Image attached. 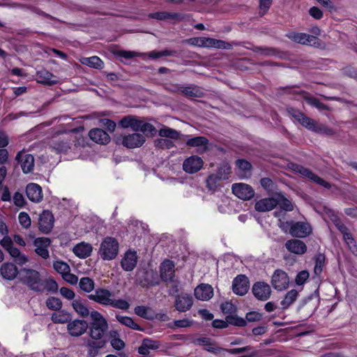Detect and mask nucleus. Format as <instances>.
I'll return each mask as SVG.
<instances>
[{
	"instance_id": "obj_1",
	"label": "nucleus",
	"mask_w": 357,
	"mask_h": 357,
	"mask_svg": "<svg viewBox=\"0 0 357 357\" xmlns=\"http://www.w3.org/2000/svg\"><path fill=\"white\" fill-rule=\"evenodd\" d=\"M114 293L109 289L104 287H98L94 289L93 293L87 296L88 298L102 306H110L114 308L127 310L130 307V303L123 299H115Z\"/></svg>"
},
{
	"instance_id": "obj_2",
	"label": "nucleus",
	"mask_w": 357,
	"mask_h": 357,
	"mask_svg": "<svg viewBox=\"0 0 357 357\" xmlns=\"http://www.w3.org/2000/svg\"><path fill=\"white\" fill-rule=\"evenodd\" d=\"M19 281L35 292L42 290L43 278L40 272L36 270L28 268H21Z\"/></svg>"
},
{
	"instance_id": "obj_3",
	"label": "nucleus",
	"mask_w": 357,
	"mask_h": 357,
	"mask_svg": "<svg viewBox=\"0 0 357 357\" xmlns=\"http://www.w3.org/2000/svg\"><path fill=\"white\" fill-rule=\"evenodd\" d=\"M195 343L203 346L204 349L207 351L217 354L221 351H225L230 354H239L244 352L249 351L252 349L250 346H245L243 347L232 348V349H225L220 347H217L211 338L206 337H198L195 340Z\"/></svg>"
},
{
	"instance_id": "obj_4",
	"label": "nucleus",
	"mask_w": 357,
	"mask_h": 357,
	"mask_svg": "<svg viewBox=\"0 0 357 357\" xmlns=\"http://www.w3.org/2000/svg\"><path fill=\"white\" fill-rule=\"evenodd\" d=\"M92 321L90 324V337L93 340H102V337L108 328L106 319L98 311L93 310L90 314Z\"/></svg>"
},
{
	"instance_id": "obj_5",
	"label": "nucleus",
	"mask_w": 357,
	"mask_h": 357,
	"mask_svg": "<svg viewBox=\"0 0 357 357\" xmlns=\"http://www.w3.org/2000/svg\"><path fill=\"white\" fill-rule=\"evenodd\" d=\"M119 243L112 236L105 237L100 247L99 254L103 260H113L119 254Z\"/></svg>"
},
{
	"instance_id": "obj_6",
	"label": "nucleus",
	"mask_w": 357,
	"mask_h": 357,
	"mask_svg": "<svg viewBox=\"0 0 357 357\" xmlns=\"http://www.w3.org/2000/svg\"><path fill=\"white\" fill-rule=\"evenodd\" d=\"M292 170L295 173L300 174L302 177L306 178L326 189L331 188V184L330 183L319 177L318 175L312 172V171L309 168H307L301 165L292 164Z\"/></svg>"
},
{
	"instance_id": "obj_7",
	"label": "nucleus",
	"mask_w": 357,
	"mask_h": 357,
	"mask_svg": "<svg viewBox=\"0 0 357 357\" xmlns=\"http://www.w3.org/2000/svg\"><path fill=\"white\" fill-rule=\"evenodd\" d=\"M286 37L294 43L303 45L317 47L321 43V40L317 36L302 32L290 31L286 34Z\"/></svg>"
},
{
	"instance_id": "obj_8",
	"label": "nucleus",
	"mask_w": 357,
	"mask_h": 357,
	"mask_svg": "<svg viewBox=\"0 0 357 357\" xmlns=\"http://www.w3.org/2000/svg\"><path fill=\"white\" fill-rule=\"evenodd\" d=\"M54 217L52 211L43 210L38 218L39 231L44 234H50L54 227Z\"/></svg>"
},
{
	"instance_id": "obj_9",
	"label": "nucleus",
	"mask_w": 357,
	"mask_h": 357,
	"mask_svg": "<svg viewBox=\"0 0 357 357\" xmlns=\"http://www.w3.org/2000/svg\"><path fill=\"white\" fill-rule=\"evenodd\" d=\"M289 114L303 127L307 129L314 131L316 130L317 123L313 119L308 117L303 112L300 110L290 108L288 109Z\"/></svg>"
},
{
	"instance_id": "obj_10",
	"label": "nucleus",
	"mask_w": 357,
	"mask_h": 357,
	"mask_svg": "<svg viewBox=\"0 0 357 357\" xmlns=\"http://www.w3.org/2000/svg\"><path fill=\"white\" fill-rule=\"evenodd\" d=\"M289 278L287 273L281 270L277 269L274 271L271 278V284L273 288L278 291H282L289 287Z\"/></svg>"
},
{
	"instance_id": "obj_11",
	"label": "nucleus",
	"mask_w": 357,
	"mask_h": 357,
	"mask_svg": "<svg viewBox=\"0 0 357 357\" xmlns=\"http://www.w3.org/2000/svg\"><path fill=\"white\" fill-rule=\"evenodd\" d=\"M252 291L257 300L262 301L269 299L272 292L270 285L263 281H259L254 283Z\"/></svg>"
},
{
	"instance_id": "obj_12",
	"label": "nucleus",
	"mask_w": 357,
	"mask_h": 357,
	"mask_svg": "<svg viewBox=\"0 0 357 357\" xmlns=\"http://www.w3.org/2000/svg\"><path fill=\"white\" fill-rule=\"evenodd\" d=\"M250 282L248 277L243 274L238 275L232 282V291L238 296H244L249 290Z\"/></svg>"
},
{
	"instance_id": "obj_13",
	"label": "nucleus",
	"mask_w": 357,
	"mask_h": 357,
	"mask_svg": "<svg viewBox=\"0 0 357 357\" xmlns=\"http://www.w3.org/2000/svg\"><path fill=\"white\" fill-rule=\"evenodd\" d=\"M231 190L236 197L243 200H250L255 196L253 188L246 183H234Z\"/></svg>"
},
{
	"instance_id": "obj_14",
	"label": "nucleus",
	"mask_w": 357,
	"mask_h": 357,
	"mask_svg": "<svg viewBox=\"0 0 357 357\" xmlns=\"http://www.w3.org/2000/svg\"><path fill=\"white\" fill-rule=\"evenodd\" d=\"M312 233L311 225L305 222L294 221L289 234L295 238H305Z\"/></svg>"
},
{
	"instance_id": "obj_15",
	"label": "nucleus",
	"mask_w": 357,
	"mask_h": 357,
	"mask_svg": "<svg viewBox=\"0 0 357 357\" xmlns=\"http://www.w3.org/2000/svg\"><path fill=\"white\" fill-rule=\"evenodd\" d=\"M175 264L170 259H165L160 266L161 280L165 282H173L175 277Z\"/></svg>"
},
{
	"instance_id": "obj_16",
	"label": "nucleus",
	"mask_w": 357,
	"mask_h": 357,
	"mask_svg": "<svg viewBox=\"0 0 357 357\" xmlns=\"http://www.w3.org/2000/svg\"><path fill=\"white\" fill-rule=\"evenodd\" d=\"M204 161L198 155H191L183 162V169L188 174L198 172L203 167Z\"/></svg>"
},
{
	"instance_id": "obj_17",
	"label": "nucleus",
	"mask_w": 357,
	"mask_h": 357,
	"mask_svg": "<svg viewBox=\"0 0 357 357\" xmlns=\"http://www.w3.org/2000/svg\"><path fill=\"white\" fill-rule=\"evenodd\" d=\"M51 239L47 237H38L33 241V245L36 247L35 252L43 259L50 257L48 247L51 244Z\"/></svg>"
},
{
	"instance_id": "obj_18",
	"label": "nucleus",
	"mask_w": 357,
	"mask_h": 357,
	"mask_svg": "<svg viewBox=\"0 0 357 357\" xmlns=\"http://www.w3.org/2000/svg\"><path fill=\"white\" fill-rule=\"evenodd\" d=\"M193 305L192 295L186 293L178 294L174 301V307L180 312H185L189 310Z\"/></svg>"
},
{
	"instance_id": "obj_19",
	"label": "nucleus",
	"mask_w": 357,
	"mask_h": 357,
	"mask_svg": "<svg viewBox=\"0 0 357 357\" xmlns=\"http://www.w3.org/2000/svg\"><path fill=\"white\" fill-rule=\"evenodd\" d=\"M15 160L20 165L24 174H29L33 170L34 158L31 154L19 152L16 155Z\"/></svg>"
},
{
	"instance_id": "obj_20",
	"label": "nucleus",
	"mask_w": 357,
	"mask_h": 357,
	"mask_svg": "<svg viewBox=\"0 0 357 357\" xmlns=\"http://www.w3.org/2000/svg\"><path fill=\"white\" fill-rule=\"evenodd\" d=\"M146 141L142 134L132 133L123 137L122 144L128 149H135L142 146Z\"/></svg>"
},
{
	"instance_id": "obj_21",
	"label": "nucleus",
	"mask_w": 357,
	"mask_h": 357,
	"mask_svg": "<svg viewBox=\"0 0 357 357\" xmlns=\"http://www.w3.org/2000/svg\"><path fill=\"white\" fill-rule=\"evenodd\" d=\"M89 327L88 323L84 320L75 319L67 325L69 334L73 337H79L84 334Z\"/></svg>"
},
{
	"instance_id": "obj_22",
	"label": "nucleus",
	"mask_w": 357,
	"mask_h": 357,
	"mask_svg": "<svg viewBox=\"0 0 357 357\" xmlns=\"http://www.w3.org/2000/svg\"><path fill=\"white\" fill-rule=\"evenodd\" d=\"M0 274L1 277L6 280H13L17 276L20 278V270L16 265L11 262H5L0 267Z\"/></svg>"
},
{
	"instance_id": "obj_23",
	"label": "nucleus",
	"mask_w": 357,
	"mask_h": 357,
	"mask_svg": "<svg viewBox=\"0 0 357 357\" xmlns=\"http://www.w3.org/2000/svg\"><path fill=\"white\" fill-rule=\"evenodd\" d=\"M72 145L71 139L68 137L62 136L54 138L52 140L50 147L57 153H65L70 149Z\"/></svg>"
},
{
	"instance_id": "obj_24",
	"label": "nucleus",
	"mask_w": 357,
	"mask_h": 357,
	"mask_svg": "<svg viewBox=\"0 0 357 357\" xmlns=\"http://www.w3.org/2000/svg\"><path fill=\"white\" fill-rule=\"evenodd\" d=\"M26 194L31 202L38 203L43 200L42 188L37 183H31L26 185Z\"/></svg>"
},
{
	"instance_id": "obj_25",
	"label": "nucleus",
	"mask_w": 357,
	"mask_h": 357,
	"mask_svg": "<svg viewBox=\"0 0 357 357\" xmlns=\"http://www.w3.org/2000/svg\"><path fill=\"white\" fill-rule=\"evenodd\" d=\"M287 250L294 254L302 255L307 252L306 244L299 239H290L285 243Z\"/></svg>"
},
{
	"instance_id": "obj_26",
	"label": "nucleus",
	"mask_w": 357,
	"mask_h": 357,
	"mask_svg": "<svg viewBox=\"0 0 357 357\" xmlns=\"http://www.w3.org/2000/svg\"><path fill=\"white\" fill-rule=\"evenodd\" d=\"M137 256L135 251H127L121 261L122 268L126 271H132L137 266Z\"/></svg>"
},
{
	"instance_id": "obj_27",
	"label": "nucleus",
	"mask_w": 357,
	"mask_h": 357,
	"mask_svg": "<svg viewBox=\"0 0 357 357\" xmlns=\"http://www.w3.org/2000/svg\"><path fill=\"white\" fill-rule=\"evenodd\" d=\"M89 138L97 144H107L110 142L109 134L101 128H93L89 132Z\"/></svg>"
},
{
	"instance_id": "obj_28",
	"label": "nucleus",
	"mask_w": 357,
	"mask_h": 357,
	"mask_svg": "<svg viewBox=\"0 0 357 357\" xmlns=\"http://www.w3.org/2000/svg\"><path fill=\"white\" fill-rule=\"evenodd\" d=\"M278 205V200L273 197L261 199L255 204V208L259 212L270 211Z\"/></svg>"
},
{
	"instance_id": "obj_29",
	"label": "nucleus",
	"mask_w": 357,
	"mask_h": 357,
	"mask_svg": "<svg viewBox=\"0 0 357 357\" xmlns=\"http://www.w3.org/2000/svg\"><path fill=\"white\" fill-rule=\"evenodd\" d=\"M196 298L201 301H208L213 296V289L210 284H202L195 289Z\"/></svg>"
},
{
	"instance_id": "obj_30",
	"label": "nucleus",
	"mask_w": 357,
	"mask_h": 357,
	"mask_svg": "<svg viewBox=\"0 0 357 357\" xmlns=\"http://www.w3.org/2000/svg\"><path fill=\"white\" fill-rule=\"evenodd\" d=\"M74 254L80 259L89 257L93 251V247L91 244L82 242L77 243L73 250Z\"/></svg>"
},
{
	"instance_id": "obj_31",
	"label": "nucleus",
	"mask_w": 357,
	"mask_h": 357,
	"mask_svg": "<svg viewBox=\"0 0 357 357\" xmlns=\"http://www.w3.org/2000/svg\"><path fill=\"white\" fill-rule=\"evenodd\" d=\"M203 47H215L222 50H229L231 47L230 43L208 37H204Z\"/></svg>"
},
{
	"instance_id": "obj_32",
	"label": "nucleus",
	"mask_w": 357,
	"mask_h": 357,
	"mask_svg": "<svg viewBox=\"0 0 357 357\" xmlns=\"http://www.w3.org/2000/svg\"><path fill=\"white\" fill-rule=\"evenodd\" d=\"M106 341L104 340H88L86 342V347L88 349V356L95 357L99 353V349L105 347Z\"/></svg>"
},
{
	"instance_id": "obj_33",
	"label": "nucleus",
	"mask_w": 357,
	"mask_h": 357,
	"mask_svg": "<svg viewBox=\"0 0 357 357\" xmlns=\"http://www.w3.org/2000/svg\"><path fill=\"white\" fill-rule=\"evenodd\" d=\"M36 77L39 83L45 85L52 86L57 83L56 79H52V78L55 77V76L52 73L45 69L37 71Z\"/></svg>"
},
{
	"instance_id": "obj_34",
	"label": "nucleus",
	"mask_w": 357,
	"mask_h": 357,
	"mask_svg": "<svg viewBox=\"0 0 357 357\" xmlns=\"http://www.w3.org/2000/svg\"><path fill=\"white\" fill-rule=\"evenodd\" d=\"M116 320L121 324L131 329L144 331V328L142 326L137 324L131 317L128 316H121L117 314L116 316Z\"/></svg>"
},
{
	"instance_id": "obj_35",
	"label": "nucleus",
	"mask_w": 357,
	"mask_h": 357,
	"mask_svg": "<svg viewBox=\"0 0 357 357\" xmlns=\"http://www.w3.org/2000/svg\"><path fill=\"white\" fill-rule=\"evenodd\" d=\"M181 14L178 13H170L166 11L155 12L151 14V17L158 20H165L167 19L172 20H181Z\"/></svg>"
},
{
	"instance_id": "obj_36",
	"label": "nucleus",
	"mask_w": 357,
	"mask_h": 357,
	"mask_svg": "<svg viewBox=\"0 0 357 357\" xmlns=\"http://www.w3.org/2000/svg\"><path fill=\"white\" fill-rule=\"evenodd\" d=\"M81 62L84 65L96 69H102L104 67V62L97 56L82 58Z\"/></svg>"
},
{
	"instance_id": "obj_37",
	"label": "nucleus",
	"mask_w": 357,
	"mask_h": 357,
	"mask_svg": "<svg viewBox=\"0 0 357 357\" xmlns=\"http://www.w3.org/2000/svg\"><path fill=\"white\" fill-rule=\"evenodd\" d=\"M298 295V292L296 289L289 291L280 302L282 308L287 309L296 300Z\"/></svg>"
},
{
	"instance_id": "obj_38",
	"label": "nucleus",
	"mask_w": 357,
	"mask_h": 357,
	"mask_svg": "<svg viewBox=\"0 0 357 357\" xmlns=\"http://www.w3.org/2000/svg\"><path fill=\"white\" fill-rule=\"evenodd\" d=\"M314 273L316 275H320L325 266L326 256L324 253L319 252L314 257Z\"/></svg>"
},
{
	"instance_id": "obj_39",
	"label": "nucleus",
	"mask_w": 357,
	"mask_h": 357,
	"mask_svg": "<svg viewBox=\"0 0 357 357\" xmlns=\"http://www.w3.org/2000/svg\"><path fill=\"white\" fill-rule=\"evenodd\" d=\"M51 319L54 324H66L70 322L71 315L65 310H59L58 313H53Z\"/></svg>"
},
{
	"instance_id": "obj_40",
	"label": "nucleus",
	"mask_w": 357,
	"mask_h": 357,
	"mask_svg": "<svg viewBox=\"0 0 357 357\" xmlns=\"http://www.w3.org/2000/svg\"><path fill=\"white\" fill-rule=\"evenodd\" d=\"M59 289L58 284L56 281L52 278H49L45 280H43L42 282V290L40 292H43L45 290L54 294L56 293Z\"/></svg>"
},
{
	"instance_id": "obj_41",
	"label": "nucleus",
	"mask_w": 357,
	"mask_h": 357,
	"mask_svg": "<svg viewBox=\"0 0 357 357\" xmlns=\"http://www.w3.org/2000/svg\"><path fill=\"white\" fill-rule=\"evenodd\" d=\"M158 133L160 137L169 138V139H178L181 136L180 132L166 126L160 128Z\"/></svg>"
},
{
	"instance_id": "obj_42",
	"label": "nucleus",
	"mask_w": 357,
	"mask_h": 357,
	"mask_svg": "<svg viewBox=\"0 0 357 357\" xmlns=\"http://www.w3.org/2000/svg\"><path fill=\"white\" fill-rule=\"evenodd\" d=\"M72 305L75 311L81 317L86 318L89 315V310L80 299L73 301Z\"/></svg>"
},
{
	"instance_id": "obj_43",
	"label": "nucleus",
	"mask_w": 357,
	"mask_h": 357,
	"mask_svg": "<svg viewBox=\"0 0 357 357\" xmlns=\"http://www.w3.org/2000/svg\"><path fill=\"white\" fill-rule=\"evenodd\" d=\"M208 144V139L204 136H198L188 139L186 145L190 147L206 146Z\"/></svg>"
},
{
	"instance_id": "obj_44",
	"label": "nucleus",
	"mask_w": 357,
	"mask_h": 357,
	"mask_svg": "<svg viewBox=\"0 0 357 357\" xmlns=\"http://www.w3.org/2000/svg\"><path fill=\"white\" fill-rule=\"evenodd\" d=\"M253 51L256 53H261L266 56H279L281 52L278 49L268 47H255Z\"/></svg>"
},
{
	"instance_id": "obj_45",
	"label": "nucleus",
	"mask_w": 357,
	"mask_h": 357,
	"mask_svg": "<svg viewBox=\"0 0 357 357\" xmlns=\"http://www.w3.org/2000/svg\"><path fill=\"white\" fill-rule=\"evenodd\" d=\"M343 240L347 245L349 250L354 255H357V245L356 241L349 231L342 234Z\"/></svg>"
},
{
	"instance_id": "obj_46",
	"label": "nucleus",
	"mask_w": 357,
	"mask_h": 357,
	"mask_svg": "<svg viewBox=\"0 0 357 357\" xmlns=\"http://www.w3.org/2000/svg\"><path fill=\"white\" fill-rule=\"evenodd\" d=\"M79 286L82 291L90 293L94 289L95 283L91 278L83 277L79 280Z\"/></svg>"
},
{
	"instance_id": "obj_47",
	"label": "nucleus",
	"mask_w": 357,
	"mask_h": 357,
	"mask_svg": "<svg viewBox=\"0 0 357 357\" xmlns=\"http://www.w3.org/2000/svg\"><path fill=\"white\" fill-rule=\"evenodd\" d=\"M236 166L241 171L244 176L250 174L252 169V164L245 159H238L236 160Z\"/></svg>"
},
{
	"instance_id": "obj_48",
	"label": "nucleus",
	"mask_w": 357,
	"mask_h": 357,
	"mask_svg": "<svg viewBox=\"0 0 357 357\" xmlns=\"http://www.w3.org/2000/svg\"><path fill=\"white\" fill-rule=\"evenodd\" d=\"M304 100L308 105L320 110H328V107L326 104L321 102L320 100L316 97L307 96L304 97Z\"/></svg>"
},
{
	"instance_id": "obj_49",
	"label": "nucleus",
	"mask_w": 357,
	"mask_h": 357,
	"mask_svg": "<svg viewBox=\"0 0 357 357\" xmlns=\"http://www.w3.org/2000/svg\"><path fill=\"white\" fill-rule=\"evenodd\" d=\"M46 306L51 310L59 311L62 307V302L57 297L50 296L46 300Z\"/></svg>"
},
{
	"instance_id": "obj_50",
	"label": "nucleus",
	"mask_w": 357,
	"mask_h": 357,
	"mask_svg": "<svg viewBox=\"0 0 357 357\" xmlns=\"http://www.w3.org/2000/svg\"><path fill=\"white\" fill-rule=\"evenodd\" d=\"M226 320L228 325L230 324L238 327H244L246 326V320L238 315H227L226 317Z\"/></svg>"
},
{
	"instance_id": "obj_51",
	"label": "nucleus",
	"mask_w": 357,
	"mask_h": 357,
	"mask_svg": "<svg viewBox=\"0 0 357 357\" xmlns=\"http://www.w3.org/2000/svg\"><path fill=\"white\" fill-rule=\"evenodd\" d=\"M139 131L143 132L145 135L150 137L154 136L157 132V130L153 125L150 123L144 122V121H142Z\"/></svg>"
},
{
	"instance_id": "obj_52",
	"label": "nucleus",
	"mask_w": 357,
	"mask_h": 357,
	"mask_svg": "<svg viewBox=\"0 0 357 357\" xmlns=\"http://www.w3.org/2000/svg\"><path fill=\"white\" fill-rule=\"evenodd\" d=\"M176 53L174 50H164L162 51H151L149 53V57L152 59H158L162 56H174Z\"/></svg>"
},
{
	"instance_id": "obj_53",
	"label": "nucleus",
	"mask_w": 357,
	"mask_h": 357,
	"mask_svg": "<svg viewBox=\"0 0 357 357\" xmlns=\"http://www.w3.org/2000/svg\"><path fill=\"white\" fill-rule=\"evenodd\" d=\"M53 268L58 273L61 274V276H63V274L70 271L69 265L63 261H54Z\"/></svg>"
},
{
	"instance_id": "obj_54",
	"label": "nucleus",
	"mask_w": 357,
	"mask_h": 357,
	"mask_svg": "<svg viewBox=\"0 0 357 357\" xmlns=\"http://www.w3.org/2000/svg\"><path fill=\"white\" fill-rule=\"evenodd\" d=\"M174 142L169 139L159 138L155 140V146L160 149H170L174 146Z\"/></svg>"
},
{
	"instance_id": "obj_55",
	"label": "nucleus",
	"mask_w": 357,
	"mask_h": 357,
	"mask_svg": "<svg viewBox=\"0 0 357 357\" xmlns=\"http://www.w3.org/2000/svg\"><path fill=\"white\" fill-rule=\"evenodd\" d=\"M223 180L222 177L220 176L217 172L215 174H210L206 178V184L208 188H215L220 181Z\"/></svg>"
},
{
	"instance_id": "obj_56",
	"label": "nucleus",
	"mask_w": 357,
	"mask_h": 357,
	"mask_svg": "<svg viewBox=\"0 0 357 357\" xmlns=\"http://www.w3.org/2000/svg\"><path fill=\"white\" fill-rule=\"evenodd\" d=\"M222 312L225 314L231 315L236 312V307L230 301H226L220 305Z\"/></svg>"
},
{
	"instance_id": "obj_57",
	"label": "nucleus",
	"mask_w": 357,
	"mask_h": 357,
	"mask_svg": "<svg viewBox=\"0 0 357 357\" xmlns=\"http://www.w3.org/2000/svg\"><path fill=\"white\" fill-rule=\"evenodd\" d=\"M18 220L20 225L24 228L28 229L31 226V218L29 214L26 212H20L18 215Z\"/></svg>"
},
{
	"instance_id": "obj_58",
	"label": "nucleus",
	"mask_w": 357,
	"mask_h": 357,
	"mask_svg": "<svg viewBox=\"0 0 357 357\" xmlns=\"http://www.w3.org/2000/svg\"><path fill=\"white\" fill-rule=\"evenodd\" d=\"M7 252L9 253V255L12 257H13V258L18 257L19 261H20L19 263L20 264H22L27 261V259L24 256L21 255L20 250L18 248H17L16 247H15L14 245L10 248H9V250H7Z\"/></svg>"
},
{
	"instance_id": "obj_59",
	"label": "nucleus",
	"mask_w": 357,
	"mask_h": 357,
	"mask_svg": "<svg viewBox=\"0 0 357 357\" xmlns=\"http://www.w3.org/2000/svg\"><path fill=\"white\" fill-rule=\"evenodd\" d=\"M216 172L222 177L223 180H226L231 173V167L229 164H224L218 169Z\"/></svg>"
},
{
	"instance_id": "obj_60",
	"label": "nucleus",
	"mask_w": 357,
	"mask_h": 357,
	"mask_svg": "<svg viewBox=\"0 0 357 357\" xmlns=\"http://www.w3.org/2000/svg\"><path fill=\"white\" fill-rule=\"evenodd\" d=\"M263 314L257 311H250L246 313L245 319L247 322H256L259 321L262 319Z\"/></svg>"
},
{
	"instance_id": "obj_61",
	"label": "nucleus",
	"mask_w": 357,
	"mask_h": 357,
	"mask_svg": "<svg viewBox=\"0 0 357 357\" xmlns=\"http://www.w3.org/2000/svg\"><path fill=\"white\" fill-rule=\"evenodd\" d=\"M196 88L195 86H180L178 91L185 96L197 97V91H195Z\"/></svg>"
},
{
	"instance_id": "obj_62",
	"label": "nucleus",
	"mask_w": 357,
	"mask_h": 357,
	"mask_svg": "<svg viewBox=\"0 0 357 357\" xmlns=\"http://www.w3.org/2000/svg\"><path fill=\"white\" fill-rule=\"evenodd\" d=\"M310 274L307 271H301L296 276L295 282L298 286L303 285L308 280Z\"/></svg>"
},
{
	"instance_id": "obj_63",
	"label": "nucleus",
	"mask_w": 357,
	"mask_h": 357,
	"mask_svg": "<svg viewBox=\"0 0 357 357\" xmlns=\"http://www.w3.org/2000/svg\"><path fill=\"white\" fill-rule=\"evenodd\" d=\"M259 14L261 16H264L271 8L273 0H259Z\"/></svg>"
},
{
	"instance_id": "obj_64",
	"label": "nucleus",
	"mask_w": 357,
	"mask_h": 357,
	"mask_svg": "<svg viewBox=\"0 0 357 357\" xmlns=\"http://www.w3.org/2000/svg\"><path fill=\"white\" fill-rule=\"evenodd\" d=\"M261 187L268 192H272L274 190V182L268 177H264L260 179Z\"/></svg>"
}]
</instances>
